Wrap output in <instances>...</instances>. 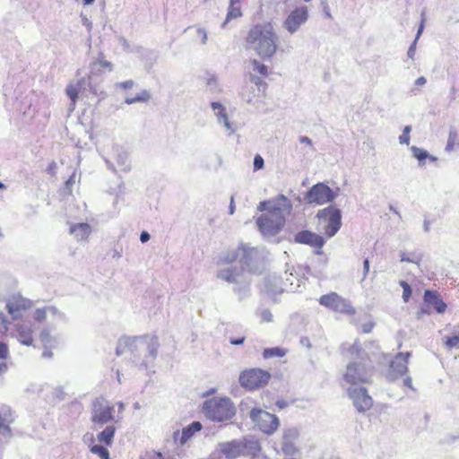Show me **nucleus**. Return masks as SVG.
Masks as SVG:
<instances>
[{"mask_svg": "<svg viewBox=\"0 0 459 459\" xmlns=\"http://www.w3.org/2000/svg\"><path fill=\"white\" fill-rule=\"evenodd\" d=\"M426 78L421 76V77H419L416 81H415V84L418 85V86H422L426 83Z\"/></svg>", "mask_w": 459, "mask_h": 459, "instance_id": "obj_51", "label": "nucleus"}, {"mask_svg": "<svg viewBox=\"0 0 459 459\" xmlns=\"http://www.w3.org/2000/svg\"><path fill=\"white\" fill-rule=\"evenodd\" d=\"M238 274L235 269H224L218 273L217 277L228 282H235Z\"/></svg>", "mask_w": 459, "mask_h": 459, "instance_id": "obj_28", "label": "nucleus"}, {"mask_svg": "<svg viewBox=\"0 0 459 459\" xmlns=\"http://www.w3.org/2000/svg\"><path fill=\"white\" fill-rule=\"evenodd\" d=\"M56 161H52L48 164V168H47V171L51 174V175H54L55 172H56Z\"/></svg>", "mask_w": 459, "mask_h": 459, "instance_id": "obj_45", "label": "nucleus"}, {"mask_svg": "<svg viewBox=\"0 0 459 459\" xmlns=\"http://www.w3.org/2000/svg\"><path fill=\"white\" fill-rule=\"evenodd\" d=\"M333 197L334 195L332 189L323 183L313 186L306 195V199L309 204L318 205L333 201Z\"/></svg>", "mask_w": 459, "mask_h": 459, "instance_id": "obj_11", "label": "nucleus"}, {"mask_svg": "<svg viewBox=\"0 0 459 459\" xmlns=\"http://www.w3.org/2000/svg\"><path fill=\"white\" fill-rule=\"evenodd\" d=\"M218 117H220V119L223 120L222 112L221 110H218Z\"/></svg>", "mask_w": 459, "mask_h": 459, "instance_id": "obj_62", "label": "nucleus"}, {"mask_svg": "<svg viewBox=\"0 0 459 459\" xmlns=\"http://www.w3.org/2000/svg\"><path fill=\"white\" fill-rule=\"evenodd\" d=\"M90 451L100 457V459H109V452L102 446L94 445L91 447Z\"/></svg>", "mask_w": 459, "mask_h": 459, "instance_id": "obj_32", "label": "nucleus"}, {"mask_svg": "<svg viewBox=\"0 0 459 459\" xmlns=\"http://www.w3.org/2000/svg\"><path fill=\"white\" fill-rule=\"evenodd\" d=\"M252 421L265 434L274 433L280 425L278 418L262 409L255 408L250 411Z\"/></svg>", "mask_w": 459, "mask_h": 459, "instance_id": "obj_9", "label": "nucleus"}, {"mask_svg": "<svg viewBox=\"0 0 459 459\" xmlns=\"http://www.w3.org/2000/svg\"><path fill=\"white\" fill-rule=\"evenodd\" d=\"M8 331V322L5 316L0 312V333L5 334Z\"/></svg>", "mask_w": 459, "mask_h": 459, "instance_id": "obj_38", "label": "nucleus"}, {"mask_svg": "<svg viewBox=\"0 0 459 459\" xmlns=\"http://www.w3.org/2000/svg\"><path fill=\"white\" fill-rule=\"evenodd\" d=\"M423 27H424V24H423V22H422L420 26V28H419V30H418V36L422 32Z\"/></svg>", "mask_w": 459, "mask_h": 459, "instance_id": "obj_59", "label": "nucleus"}, {"mask_svg": "<svg viewBox=\"0 0 459 459\" xmlns=\"http://www.w3.org/2000/svg\"><path fill=\"white\" fill-rule=\"evenodd\" d=\"M411 357L410 352H399L391 363V368L394 374L403 376L408 372V362Z\"/></svg>", "mask_w": 459, "mask_h": 459, "instance_id": "obj_19", "label": "nucleus"}, {"mask_svg": "<svg viewBox=\"0 0 459 459\" xmlns=\"http://www.w3.org/2000/svg\"><path fill=\"white\" fill-rule=\"evenodd\" d=\"M83 85V79L78 81L76 83H69L66 87L65 92L71 100L73 108L75 107L79 92Z\"/></svg>", "mask_w": 459, "mask_h": 459, "instance_id": "obj_23", "label": "nucleus"}, {"mask_svg": "<svg viewBox=\"0 0 459 459\" xmlns=\"http://www.w3.org/2000/svg\"><path fill=\"white\" fill-rule=\"evenodd\" d=\"M48 310L53 312L56 311L54 307L38 308L34 313V320L39 323L44 322L47 318V313Z\"/></svg>", "mask_w": 459, "mask_h": 459, "instance_id": "obj_33", "label": "nucleus"}, {"mask_svg": "<svg viewBox=\"0 0 459 459\" xmlns=\"http://www.w3.org/2000/svg\"><path fill=\"white\" fill-rule=\"evenodd\" d=\"M278 37L271 22L255 24L246 36L248 48L253 49L262 59H271L276 53Z\"/></svg>", "mask_w": 459, "mask_h": 459, "instance_id": "obj_2", "label": "nucleus"}, {"mask_svg": "<svg viewBox=\"0 0 459 459\" xmlns=\"http://www.w3.org/2000/svg\"><path fill=\"white\" fill-rule=\"evenodd\" d=\"M242 0H230V4L235 5L236 4H240Z\"/></svg>", "mask_w": 459, "mask_h": 459, "instance_id": "obj_58", "label": "nucleus"}, {"mask_svg": "<svg viewBox=\"0 0 459 459\" xmlns=\"http://www.w3.org/2000/svg\"><path fill=\"white\" fill-rule=\"evenodd\" d=\"M348 394L356 409L360 412L366 411L373 406V400L364 387H349Z\"/></svg>", "mask_w": 459, "mask_h": 459, "instance_id": "obj_12", "label": "nucleus"}, {"mask_svg": "<svg viewBox=\"0 0 459 459\" xmlns=\"http://www.w3.org/2000/svg\"><path fill=\"white\" fill-rule=\"evenodd\" d=\"M239 16H241L240 7L230 4L229 13L227 14V21L238 18Z\"/></svg>", "mask_w": 459, "mask_h": 459, "instance_id": "obj_36", "label": "nucleus"}, {"mask_svg": "<svg viewBox=\"0 0 459 459\" xmlns=\"http://www.w3.org/2000/svg\"><path fill=\"white\" fill-rule=\"evenodd\" d=\"M363 265H364V277H365L368 273V271H369V261H368V259L366 258L364 260Z\"/></svg>", "mask_w": 459, "mask_h": 459, "instance_id": "obj_49", "label": "nucleus"}, {"mask_svg": "<svg viewBox=\"0 0 459 459\" xmlns=\"http://www.w3.org/2000/svg\"><path fill=\"white\" fill-rule=\"evenodd\" d=\"M140 239L143 243L148 241L150 239V234L146 231H143L141 233Z\"/></svg>", "mask_w": 459, "mask_h": 459, "instance_id": "obj_47", "label": "nucleus"}, {"mask_svg": "<svg viewBox=\"0 0 459 459\" xmlns=\"http://www.w3.org/2000/svg\"><path fill=\"white\" fill-rule=\"evenodd\" d=\"M261 450V445L258 439L248 437L240 440H232L219 443L217 451L227 459H235L239 456H249Z\"/></svg>", "mask_w": 459, "mask_h": 459, "instance_id": "obj_4", "label": "nucleus"}, {"mask_svg": "<svg viewBox=\"0 0 459 459\" xmlns=\"http://www.w3.org/2000/svg\"><path fill=\"white\" fill-rule=\"evenodd\" d=\"M400 285L403 288V299L404 302H408L411 296V288L410 284L405 281H401Z\"/></svg>", "mask_w": 459, "mask_h": 459, "instance_id": "obj_34", "label": "nucleus"}, {"mask_svg": "<svg viewBox=\"0 0 459 459\" xmlns=\"http://www.w3.org/2000/svg\"><path fill=\"white\" fill-rule=\"evenodd\" d=\"M289 402L287 401H284V400H279L276 402V405L280 408V409H283L287 406H289Z\"/></svg>", "mask_w": 459, "mask_h": 459, "instance_id": "obj_48", "label": "nucleus"}, {"mask_svg": "<svg viewBox=\"0 0 459 459\" xmlns=\"http://www.w3.org/2000/svg\"><path fill=\"white\" fill-rule=\"evenodd\" d=\"M300 142L301 143H307L308 145H311V140L308 137H307V136H302L300 138Z\"/></svg>", "mask_w": 459, "mask_h": 459, "instance_id": "obj_55", "label": "nucleus"}, {"mask_svg": "<svg viewBox=\"0 0 459 459\" xmlns=\"http://www.w3.org/2000/svg\"><path fill=\"white\" fill-rule=\"evenodd\" d=\"M423 299L426 304L431 305L438 314H443L446 310V304L443 301L440 294L436 290H425Z\"/></svg>", "mask_w": 459, "mask_h": 459, "instance_id": "obj_18", "label": "nucleus"}, {"mask_svg": "<svg viewBox=\"0 0 459 459\" xmlns=\"http://www.w3.org/2000/svg\"><path fill=\"white\" fill-rule=\"evenodd\" d=\"M271 377L272 376L267 370L252 368L243 370L239 375L238 381L243 388L254 391L265 386Z\"/></svg>", "mask_w": 459, "mask_h": 459, "instance_id": "obj_6", "label": "nucleus"}, {"mask_svg": "<svg viewBox=\"0 0 459 459\" xmlns=\"http://www.w3.org/2000/svg\"><path fill=\"white\" fill-rule=\"evenodd\" d=\"M422 260V255L418 251L403 252L401 254V262H408L415 264H420Z\"/></svg>", "mask_w": 459, "mask_h": 459, "instance_id": "obj_26", "label": "nucleus"}, {"mask_svg": "<svg viewBox=\"0 0 459 459\" xmlns=\"http://www.w3.org/2000/svg\"><path fill=\"white\" fill-rule=\"evenodd\" d=\"M410 132H411V126H406L403 129V134L400 135V137H399L400 143L406 144V145H408L410 143V135H409Z\"/></svg>", "mask_w": 459, "mask_h": 459, "instance_id": "obj_37", "label": "nucleus"}, {"mask_svg": "<svg viewBox=\"0 0 459 459\" xmlns=\"http://www.w3.org/2000/svg\"><path fill=\"white\" fill-rule=\"evenodd\" d=\"M308 13L306 6L295 8L284 21V27L290 33H294L301 24L307 20Z\"/></svg>", "mask_w": 459, "mask_h": 459, "instance_id": "obj_14", "label": "nucleus"}, {"mask_svg": "<svg viewBox=\"0 0 459 459\" xmlns=\"http://www.w3.org/2000/svg\"><path fill=\"white\" fill-rule=\"evenodd\" d=\"M202 429V424L199 421H194L182 430L181 443L186 442L195 432Z\"/></svg>", "mask_w": 459, "mask_h": 459, "instance_id": "obj_24", "label": "nucleus"}, {"mask_svg": "<svg viewBox=\"0 0 459 459\" xmlns=\"http://www.w3.org/2000/svg\"><path fill=\"white\" fill-rule=\"evenodd\" d=\"M16 338L26 346L33 344V331L30 326L25 325H17L15 326Z\"/></svg>", "mask_w": 459, "mask_h": 459, "instance_id": "obj_20", "label": "nucleus"}, {"mask_svg": "<svg viewBox=\"0 0 459 459\" xmlns=\"http://www.w3.org/2000/svg\"><path fill=\"white\" fill-rule=\"evenodd\" d=\"M97 64L100 65L101 67L108 69L109 71L112 70V65L110 62L105 60L102 56L100 57L97 61Z\"/></svg>", "mask_w": 459, "mask_h": 459, "instance_id": "obj_42", "label": "nucleus"}, {"mask_svg": "<svg viewBox=\"0 0 459 459\" xmlns=\"http://www.w3.org/2000/svg\"><path fill=\"white\" fill-rule=\"evenodd\" d=\"M9 351L5 343L0 342V359H5L8 357Z\"/></svg>", "mask_w": 459, "mask_h": 459, "instance_id": "obj_41", "label": "nucleus"}, {"mask_svg": "<svg viewBox=\"0 0 459 459\" xmlns=\"http://www.w3.org/2000/svg\"><path fill=\"white\" fill-rule=\"evenodd\" d=\"M249 80L255 85V88L247 89L244 97L249 103L257 102L265 97L267 83L255 74H249Z\"/></svg>", "mask_w": 459, "mask_h": 459, "instance_id": "obj_13", "label": "nucleus"}, {"mask_svg": "<svg viewBox=\"0 0 459 459\" xmlns=\"http://www.w3.org/2000/svg\"><path fill=\"white\" fill-rule=\"evenodd\" d=\"M372 327H373V325H372V324L365 325L363 326V332H364V333H369V332L371 331Z\"/></svg>", "mask_w": 459, "mask_h": 459, "instance_id": "obj_54", "label": "nucleus"}, {"mask_svg": "<svg viewBox=\"0 0 459 459\" xmlns=\"http://www.w3.org/2000/svg\"><path fill=\"white\" fill-rule=\"evenodd\" d=\"M41 342L46 345L51 341V337L48 330H43L40 333Z\"/></svg>", "mask_w": 459, "mask_h": 459, "instance_id": "obj_44", "label": "nucleus"}, {"mask_svg": "<svg viewBox=\"0 0 459 459\" xmlns=\"http://www.w3.org/2000/svg\"><path fill=\"white\" fill-rule=\"evenodd\" d=\"M286 350L280 348V347H273V348H266L263 351V357L264 359H270L273 357H279L281 358L285 356Z\"/></svg>", "mask_w": 459, "mask_h": 459, "instance_id": "obj_29", "label": "nucleus"}, {"mask_svg": "<svg viewBox=\"0 0 459 459\" xmlns=\"http://www.w3.org/2000/svg\"><path fill=\"white\" fill-rule=\"evenodd\" d=\"M295 242L299 244H306L315 248H322L325 245L324 238L309 230H302L298 232L294 238Z\"/></svg>", "mask_w": 459, "mask_h": 459, "instance_id": "obj_16", "label": "nucleus"}, {"mask_svg": "<svg viewBox=\"0 0 459 459\" xmlns=\"http://www.w3.org/2000/svg\"><path fill=\"white\" fill-rule=\"evenodd\" d=\"M319 224L327 238H332L340 230L342 216L339 209L329 206L317 212Z\"/></svg>", "mask_w": 459, "mask_h": 459, "instance_id": "obj_7", "label": "nucleus"}, {"mask_svg": "<svg viewBox=\"0 0 459 459\" xmlns=\"http://www.w3.org/2000/svg\"><path fill=\"white\" fill-rule=\"evenodd\" d=\"M202 411L206 418L214 422L230 420L236 414V407L228 397H212L204 401Z\"/></svg>", "mask_w": 459, "mask_h": 459, "instance_id": "obj_3", "label": "nucleus"}, {"mask_svg": "<svg viewBox=\"0 0 459 459\" xmlns=\"http://www.w3.org/2000/svg\"><path fill=\"white\" fill-rule=\"evenodd\" d=\"M411 152L413 153V156L420 161V162H422L424 161L426 159H429L430 160L432 161H436L437 160V158L436 157H433V156H430L429 155V153L427 152V151L423 150V149H420V148H418V147H411Z\"/></svg>", "mask_w": 459, "mask_h": 459, "instance_id": "obj_30", "label": "nucleus"}, {"mask_svg": "<svg viewBox=\"0 0 459 459\" xmlns=\"http://www.w3.org/2000/svg\"><path fill=\"white\" fill-rule=\"evenodd\" d=\"M151 96L147 91H143L134 97H127L126 99V104H133L135 102H147L149 101Z\"/></svg>", "mask_w": 459, "mask_h": 459, "instance_id": "obj_31", "label": "nucleus"}, {"mask_svg": "<svg viewBox=\"0 0 459 459\" xmlns=\"http://www.w3.org/2000/svg\"><path fill=\"white\" fill-rule=\"evenodd\" d=\"M199 32H201L203 34V36H204V40L203 41L205 42V40H206V34H205V32L204 30H199Z\"/></svg>", "mask_w": 459, "mask_h": 459, "instance_id": "obj_61", "label": "nucleus"}, {"mask_svg": "<svg viewBox=\"0 0 459 459\" xmlns=\"http://www.w3.org/2000/svg\"><path fill=\"white\" fill-rule=\"evenodd\" d=\"M74 183V176H71L65 182L67 187H71V186Z\"/></svg>", "mask_w": 459, "mask_h": 459, "instance_id": "obj_53", "label": "nucleus"}, {"mask_svg": "<svg viewBox=\"0 0 459 459\" xmlns=\"http://www.w3.org/2000/svg\"><path fill=\"white\" fill-rule=\"evenodd\" d=\"M445 345L448 349L459 348V333L454 336H448L446 338Z\"/></svg>", "mask_w": 459, "mask_h": 459, "instance_id": "obj_35", "label": "nucleus"}, {"mask_svg": "<svg viewBox=\"0 0 459 459\" xmlns=\"http://www.w3.org/2000/svg\"><path fill=\"white\" fill-rule=\"evenodd\" d=\"M245 337L239 339H231L230 343L233 345L242 344L244 342Z\"/></svg>", "mask_w": 459, "mask_h": 459, "instance_id": "obj_52", "label": "nucleus"}, {"mask_svg": "<svg viewBox=\"0 0 459 459\" xmlns=\"http://www.w3.org/2000/svg\"><path fill=\"white\" fill-rule=\"evenodd\" d=\"M429 311L428 310H425L424 308H421L419 313H418V316L419 317H420L421 316L425 315V314H428Z\"/></svg>", "mask_w": 459, "mask_h": 459, "instance_id": "obj_56", "label": "nucleus"}, {"mask_svg": "<svg viewBox=\"0 0 459 459\" xmlns=\"http://www.w3.org/2000/svg\"><path fill=\"white\" fill-rule=\"evenodd\" d=\"M116 433V427L113 425L107 426L98 436V441L104 444L107 446H111Z\"/></svg>", "mask_w": 459, "mask_h": 459, "instance_id": "obj_22", "label": "nucleus"}, {"mask_svg": "<svg viewBox=\"0 0 459 459\" xmlns=\"http://www.w3.org/2000/svg\"><path fill=\"white\" fill-rule=\"evenodd\" d=\"M256 254L257 251L255 248L240 247L237 251L229 253L225 260L228 263H233L239 257V261L242 265H249Z\"/></svg>", "mask_w": 459, "mask_h": 459, "instance_id": "obj_17", "label": "nucleus"}, {"mask_svg": "<svg viewBox=\"0 0 459 459\" xmlns=\"http://www.w3.org/2000/svg\"><path fill=\"white\" fill-rule=\"evenodd\" d=\"M32 302L30 299L23 298L21 295L12 296L7 303V312L13 317L18 318L22 316L24 312L31 308Z\"/></svg>", "mask_w": 459, "mask_h": 459, "instance_id": "obj_15", "label": "nucleus"}, {"mask_svg": "<svg viewBox=\"0 0 459 459\" xmlns=\"http://www.w3.org/2000/svg\"><path fill=\"white\" fill-rule=\"evenodd\" d=\"M457 148H459V135L455 130H450L445 150L447 152H451Z\"/></svg>", "mask_w": 459, "mask_h": 459, "instance_id": "obj_25", "label": "nucleus"}, {"mask_svg": "<svg viewBox=\"0 0 459 459\" xmlns=\"http://www.w3.org/2000/svg\"><path fill=\"white\" fill-rule=\"evenodd\" d=\"M115 407L104 399H97L93 403L91 421L98 425H104L114 420Z\"/></svg>", "mask_w": 459, "mask_h": 459, "instance_id": "obj_10", "label": "nucleus"}, {"mask_svg": "<svg viewBox=\"0 0 459 459\" xmlns=\"http://www.w3.org/2000/svg\"><path fill=\"white\" fill-rule=\"evenodd\" d=\"M4 188H5V186L2 182H0V189H4Z\"/></svg>", "mask_w": 459, "mask_h": 459, "instance_id": "obj_63", "label": "nucleus"}, {"mask_svg": "<svg viewBox=\"0 0 459 459\" xmlns=\"http://www.w3.org/2000/svg\"><path fill=\"white\" fill-rule=\"evenodd\" d=\"M264 167V159L260 155H256L254 159V169L258 170Z\"/></svg>", "mask_w": 459, "mask_h": 459, "instance_id": "obj_40", "label": "nucleus"}, {"mask_svg": "<svg viewBox=\"0 0 459 459\" xmlns=\"http://www.w3.org/2000/svg\"><path fill=\"white\" fill-rule=\"evenodd\" d=\"M250 459H268V457L262 454L261 449L257 453L253 454Z\"/></svg>", "mask_w": 459, "mask_h": 459, "instance_id": "obj_46", "label": "nucleus"}, {"mask_svg": "<svg viewBox=\"0 0 459 459\" xmlns=\"http://www.w3.org/2000/svg\"><path fill=\"white\" fill-rule=\"evenodd\" d=\"M44 356L50 357V356H51V353H50V352H48V353H47V352H45V353H44Z\"/></svg>", "mask_w": 459, "mask_h": 459, "instance_id": "obj_64", "label": "nucleus"}, {"mask_svg": "<svg viewBox=\"0 0 459 459\" xmlns=\"http://www.w3.org/2000/svg\"><path fill=\"white\" fill-rule=\"evenodd\" d=\"M6 368H7V367H6V364H4V363H0V374H1L2 372H4V371L6 369Z\"/></svg>", "mask_w": 459, "mask_h": 459, "instance_id": "obj_57", "label": "nucleus"}, {"mask_svg": "<svg viewBox=\"0 0 459 459\" xmlns=\"http://www.w3.org/2000/svg\"><path fill=\"white\" fill-rule=\"evenodd\" d=\"M0 434L3 436H9L11 434L9 426L4 422H0Z\"/></svg>", "mask_w": 459, "mask_h": 459, "instance_id": "obj_43", "label": "nucleus"}, {"mask_svg": "<svg viewBox=\"0 0 459 459\" xmlns=\"http://www.w3.org/2000/svg\"><path fill=\"white\" fill-rule=\"evenodd\" d=\"M349 351L351 354L356 353L358 359L347 365L346 371L342 377L343 380L350 387L369 383V373L367 367L368 358L365 354H361L360 350L355 346H351Z\"/></svg>", "mask_w": 459, "mask_h": 459, "instance_id": "obj_5", "label": "nucleus"}, {"mask_svg": "<svg viewBox=\"0 0 459 459\" xmlns=\"http://www.w3.org/2000/svg\"><path fill=\"white\" fill-rule=\"evenodd\" d=\"M257 209L263 213L255 220L260 232L264 235L274 236L278 234L285 225V215L290 213L292 205L284 195H279L275 204L272 201H263Z\"/></svg>", "mask_w": 459, "mask_h": 459, "instance_id": "obj_1", "label": "nucleus"}, {"mask_svg": "<svg viewBox=\"0 0 459 459\" xmlns=\"http://www.w3.org/2000/svg\"><path fill=\"white\" fill-rule=\"evenodd\" d=\"M319 304L333 312L346 316H353L356 313V309L352 307L350 301L336 292H330L322 295L319 299Z\"/></svg>", "mask_w": 459, "mask_h": 459, "instance_id": "obj_8", "label": "nucleus"}, {"mask_svg": "<svg viewBox=\"0 0 459 459\" xmlns=\"http://www.w3.org/2000/svg\"><path fill=\"white\" fill-rule=\"evenodd\" d=\"M212 108L214 110H221L222 112L223 121L228 125V116L223 106L219 102H212Z\"/></svg>", "mask_w": 459, "mask_h": 459, "instance_id": "obj_39", "label": "nucleus"}, {"mask_svg": "<svg viewBox=\"0 0 459 459\" xmlns=\"http://www.w3.org/2000/svg\"><path fill=\"white\" fill-rule=\"evenodd\" d=\"M252 70L255 74H260L262 77H267L269 75L268 66L259 62L257 59L250 60Z\"/></svg>", "mask_w": 459, "mask_h": 459, "instance_id": "obj_27", "label": "nucleus"}, {"mask_svg": "<svg viewBox=\"0 0 459 459\" xmlns=\"http://www.w3.org/2000/svg\"><path fill=\"white\" fill-rule=\"evenodd\" d=\"M84 4H91L94 2V0H82Z\"/></svg>", "mask_w": 459, "mask_h": 459, "instance_id": "obj_60", "label": "nucleus"}, {"mask_svg": "<svg viewBox=\"0 0 459 459\" xmlns=\"http://www.w3.org/2000/svg\"><path fill=\"white\" fill-rule=\"evenodd\" d=\"M120 85L124 89H129V88L133 87L134 82L133 81L123 82Z\"/></svg>", "mask_w": 459, "mask_h": 459, "instance_id": "obj_50", "label": "nucleus"}, {"mask_svg": "<svg viewBox=\"0 0 459 459\" xmlns=\"http://www.w3.org/2000/svg\"><path fill=\"white\" fill-rule=\"evenodd\" d=\"M70 233L74 236L78 241L87 240L91 233V228L88 223H76L70 227Z\"/></svg>", "mask_w": 459, "mask_h": 459, "instance_id": "obj_21", "label": "nucleus"}]
</instances>
